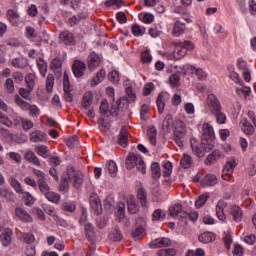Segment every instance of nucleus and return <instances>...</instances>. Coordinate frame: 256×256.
<instances>
[{
    "label": "nucleus",
    "instance_id": "f03ea898",
    "mask_svg": "<svg viewBox=\"0 0 256 256\" xmlns=\"http://www.w3.org/2000/svg\"><path fill=\"white\" fill-rule=\"evenodd\" d=\"M126 167L131 171V169H137L142 175H145L147 173V166H145V161H143V158L140 155L137 154H129V156L126 159Z\"/></svg>",
    "mask_w": 256,
    "mask_h": 256
},
{
    "label": "nucleus",
    "instance_id": "69168bd1",
    "mask_svg": "<svg viewBox=\"0 0 256 256\" xmlns=\"http://www.w3.org/2000/svg\"><path fill=\"white\" fill-rule=\"evenodd\" d=\"M156 103L158 107V113H163V111H165V97H163V95H159Z\"/></svg>",
    "mask_w": 256,
    "mask_h": 256
},
{
    "label": "nucleus",
    "instance_id": "603ef678",
    "mask_svg": "<svg viewBox=\"0 0 256 256\" xmlns=\"http://www.w3.org/2000/svg\"><path fill=\"white\" fill-rule=\"evenodd\" d=\"M181 103H183V94L181 93V90H177L172 98V105H174V107H179Z\"/></svg>",
    "mask_w": 256,
    "mask_h": 256
},
{
    "label": "nucleus",
    "instance_id": "c85d7f7f",
    "mask_svg": "<svg viewBox=\"0 0 256 256\" xmlns=\"http://www.w3.org/2000/svg\"><path fill=\"white\" fill-rule=\"evenodd\" d=\"M221 157H223V153H221V151L219 150H214L211 154L207 156L206 165H211L216 161H219Z\"/></svg>",
    "mask_w": 256,
    "mask_h": 256
},
{
    "label": "nucleus",
    "instance_id": "5fc2aeb1",
    "mask_svg": "<svg viewBox=\"0 0 256 256\" xmlns=\"http://www.w3.org/2000/svg\"><path fill=\"white\" fill-rule=\"evenodd\" d=\"M131 31L134 37H143L145 35V28L139 26V24L133 25Z\"/></svg>",
    "mask_w": 256,
    "mask_h": 256
},
{
    "label": "nucleus",
    "instance_id": "bb28decb",
    "mask_svg": "<svg viewBox=\"0 0 256 256\" xmlns=\"http://www.w3.org/2000/svg\"><path fill=\"white\" fill-rule=\"evenodd\" d=\"M91 105H93V92L88 91L83 96L82 107L85 111H87Z\"/></svg>",
    "mask_w": 256,
    "mask_h": 256
},
{
    "label": "nucleus",
    "instance_id": "ddd939ff",
    "mask_svg": "<svg viewBox=\"0 0 256 256\" xmlns=\"http://www.w3.org/2000/svg\"><path fill=\"white\" fill-rule=\"evenodd\" d=\"M116 217L120 223H124L125 225H129V221L125 217V204L123 202H119L116 208Z\"/></svg>",
    "mask_w": 256,
    "mask_h": 256
},
{
    "label": "nucleus",
    "instance_id": "2eb2a0df",
    "mask_svg": "<svg viewBox=\"0 0 256 256\" xmlns=\"http://www.w3.org/2000/svg\"><path fill=\"white\" fill-rule=\"evenodd\" d=\"M15 215L22 221L23 223H33V217L27 213V211L23 208H16Z\"/></svg>",
    "mask_w": 256,
    "mask_h": 256
},
{
    "label": "nucleus",
    "instance_id": "412c9836",
    "mask_svg": "<svg viewBox=\"0 0 256 256\" xmlns=\"http://www.w3.org/2000/svg\"><path fill=\"white\" fill-rule=\"evenodd\" d=\"M200 243L209 244L213 243L217 239L215 233L213 232H204L198 236Z\"/></svg>",
    "mask_w": 256,
    "mask_h": 256
},
{
    "label": "nucleus",
    "instance_id": "7c9ffc66",
    "mask_svg": "<svg viewBox=\"0 0 256 256\" xmlns=\"http://www.w3.org/2000/svg\"><path fill=\"white\" fill-rule=\"evenodd\" d=\"M138 19L142 23H146L147 25H149V24L153 23V21H155V16L149 12H141L138 15Z\"/></svg>",
    "mask_w": 256,
    "mask_h": 256
},
{
    "label": "nucleus",
    "instance_id": "ea45409f",
    "mask_svg": "<svg viewBox=\"0 0 256 256\" xmlns=\"http://www.w3.org/2000/svg\"><path fill=\"white\" fill-rule=\"evenodd\" d=\"M44 197L47 199V201H50V203H54L55 205L59 204V201H61V195L51 190L46 193Z\"/></svg>",
    "mask_w": 256,
    "mask_h": 256
},
{
    "label": "nucleus",
    "instance_id": "680f3d73",
    "mask_svg": "<svg viewBox=\"0 0 256 256\" xmlns=\"http://www.w3.org/2000/svg\"><path fill=\"white\" fill-rule=\"evenodd\" d=\"M0 197H2L3 199H6L7 201H12L14 194L11 190L1 188L0 189Z\"/></svg>",
    "mask_w": 256,
    "mask_h": 256
},
{
    "label": "nucleus",
    "instance_id": "338daca9",
    "mask_svg": "<svg viewBox=\"0 0 256 256\" xmlns=\"http://www.w3.org/2000/svg\"><path fill=\"white\" fill-rule=\"evenodd\" d=\"M161 33H162L161 26H154L149 29V35H150V37H153L154 39L159 37V35H161Z\"/></svg>",
    "mask_w": 256,
    "mask_h": 256
},
{
    "label": "nucleus",
    "instance_id": "a878e982",
    "mask_svg": "<svg viewBox=\"0 0 256 256\" xmlns=\"http://www.w3.org/2000/svg\"><path fill=\"white\" fill-rule=\"evenodd\" d=\"M211 115H214L216 123H218V125H225V123L227 122V115H225L223 109L216 110L212 112Z\"/></svg>",
    "mask_w": 256,
    "mask_h": 256
},
{
    "label": "nucleus",
    "instance_id": "f257e3e1",
    "mask_svg": "<svg viewBox=\"0 0 256 256\" xmlns=\"http://www.w3.org/2000/svg\"><path fill=\"white\" fill-rule=\"evenodd\" d=\"M173 54L170 55L169 59L179 61L187 57L188 51L195 49V44L190 40H184L179 42H172Z\"/></svg>",
    "mask_w": 256,
    "mask_h": 256
},
{
    "label": "nucleus",
    "instance_id": "423d86ee",
    "mask_svg": "<svg viewBox=\"0 0 256 256\" xmlns=\"http://www.w3.org/2000/svg\"><path fill=\"white\" fill-rule=\"evenodd\" d=\"M237 167V160L230 158L227 160L224 169L222 171V178L225 181H230V179L233 178V171H235V168Z\"/></svg>",
    "mask_w": 256,
    "mask_h": 256
},
{
    "label": "nucleus",
    "instance_id": "0e129e2a",
    "mask_svg": "<svg viewBox=\"0 0 256 256\" xmlns=\"http://www.w3.org/2000/svg\"><path fill=\"white\" fill-rule=\"evenodd\" d=\"M181 81V77L178 74H172L169 77V83L171 87H179Z\"/></svg>",
    "mask_w": 256,
    "mask_h": 256
},
{
    "label": "nucleus",
    "instance_id": "393cba45",
    "mask_svg": "<svg viewBox=\"0 0 256 256\" xmlns=\"http://www.w3.org/2000/svg\"><path fill=\"white\" fill-rule=\"evenodd\" d=\"M202 187H212V185H217V176L215 174L206 175L201 181Z\"/></svg>",
    "mask_w": 256,
    "mask_h": 256
},
{
    "label": "nucleus",
    "instance_id": "864d4df0",
    "mask_svg": "<svg viewBox=\"0 0 256 256\" xmlns=\"http://www.w3.org/2000/svg\"><path fill=\"white\" fill-rule=\"evenodd\" d=\"M165 217H167V214L161 209L155 210L152 214V220L157 222L163 221Z\"/></svg>",
    "mask_w": 256,
    "mask_h": 256
},
{
    "label": "nucleus",
    "instance_id": "7ed1b4c3",
    "mask_svg": "<svg viewBox=\"0 0 256 256\" xmlns=\"http://www.w3.org/2000/svg\"><path fill=\"white\" fill-rule=\"evenodd\" d=\"M215 129L209 123H204L202 126V141L208 145L207 151H213L215 148Z\"/></svg>",
    "mask_w": 256,
    "mask_h": 256
},
{
    "label": "nucleus",
    "instance_id": "37998d69",
    "mask_svg": "<svg viewBox=\"0 0 256 256\" xmlns=\"http://www.w3.org/2000/svg\"><path fill=\"white\" fill-rule=\"evenodd\" d=\"M152 177L156 181L161 178V166L159 163L154 162L151 164Z\"/></svg>",
    "mask_w": 256,
    "mask_h": 256
},
{
    "label": "nucleus",
    "instance_id": "9d476101",
    "mask_svg": "<svg viewBox=\"0 0 256 256\" xmlns=\"http://www.w3.org/2000/svg\"><path fill=\"white\" fill-rule=\"evenodd\" d=\"M225 209H227V204L223 200H219L216 204V216L222 223H227V215H225Z\"/></svg>",
    "mask_w": 256,
    "mask_h": 256
},
{
    "label": "nucleus",
    "instance_id": "4468645a",
    "mask_svg": "<svg viewBox=\"0 0 256 256\" xmlns=\"http://www.w3.org/2000/svg\"><path fill=\"white\" fill-rule=\"evenodd\" d=\"M123 85L126 87L128 102L135 103V101H137V94H135V91H133V88L131 87V80H124Z\"/></svg>",
    "mask_w": 256,
    "mask_h": 256
},
{
    "label": "nucleus",
    "instance_id": "e2e57ef3",
    "mask_svg": "<svg viewBox=\"0 0 256 256\" xmlns=\"http://www.w3.org/2000/svg\"><path fill=\"white\" fill-rule=\"evenodd\" d=\"M141 61L146 65H149L151 61H153V56H151V53H149V50L142 52Z\"/></svg>",
    "mask_w": 256,
    "mask_h": 256
},
{
    "label": "nucleus",
    "instance_id": "b1692460",
    "mask_svg": "<svg viewBox=\"0 0 256 256\" xmlns=\"http://www.w3.org/2000/svg\"><path fill=\"white\" fill-rule=\"evenodd\" d=\"M230 215H232L233 220L236 223H239L243 219V210L239 206H231L230 208Z\"/></svg>",
    "mask_w": 256,
    "mask_h": 256
},
{
    "label": "nucleus",
    "instance_id": "4c0bfd02",
    "mask_svg": "<svg viewBox=\"0 0 256 256\" xmlns=\"http://www.w3.org/2000/svg\"><path fill=\"white\" fill-rule=\"evenodd\" d=\"M180 165L183 169L191 168V165H193V158L188 154H183L180 159Z\"/></svg>",
    "mask_w": 256,
    "mask_h": 256
},
{
    "label": "nucleus",
    "instance_id": "9b49d317",
    "mask_svg": "<svg viewBox=\"0 0 256 256\" xmlns=\"http://www.w3.org/2000/svg\"><path fill=\"white\" fill-rule=\"evenodd\" d=\"M86 69H87V66L85 65V62L80 60L74 61V64L72 66V71L74 76H76L77 78L83 77V75H85Z\"/></svg>",
    "mask_w": 256,
    "mask_h": 256
},
{
    "label": "nucleus",
    "instance_id": "e433bc0d",
    "mask_svg": "<svg viewBox=\"0 0 256 256\" xmlns=\"http://www.w3.org/2000/svg\"><path fill=\"white\" fill-rule=\"evenodd\" d=\"M7 17L10 21V23H12V25H17L19 23V12H17V10L14 9H10L7 11Z\"/></svg>",
    "mask_w": 256,
    "mask_h": 256
},
{
    "label": "nucleus",
    "instance_id": "1a4fd4ad",
    "mask_svg": "<svg viewBox=\"0 0 256 256\" xmlns=\"http://www.w3.org/2000/svg\"><path fill=\"white\" fill-rule=\"evenodd\" d=\"M87 61H88L89 70L95 71V69H97V67H99L101 65V63L103 62V58H101V56H99V54L92 52L88 56Z\"/></svg>",
    "mask_w": 256,
    "mask_h": 256
},
{
    "label": "nucleus",
    "instance_id": "0eeeda50",
    "mask_svg": "<svg viewBox=\"0 0 256 256\" xmlns=\"http://www.w3.org/2000/svg\"><path fill=\"white\" fill-rule=\"evenodd\" d=\"M219 109H223L219 98H217L215 94H209L206 100V111L214 113L215 111H219Z\"/></svg>",
    "mask_w": 256,
    "mask_h": 256
},
{
    "label": "nucleus",
    "instance_id": "6e6d98bb",
    "mask_svg": "<svg viewBox=\"0 0 256 256\" xmlns=\"http://www.w3.org/2000/svg\"><path fill=\"white\" fill-rule=\"evenodd\" d=\"M120 79L121 76L119 75V71L117 70H113L108 74V80L110 81V83H113L114 85H117Z\"/></svg>",
    "mask_w": 256,
    "mask_h": 256
},
{
    "label": "nucleus",
    "instance_id": "5701e85b",
    "mask_svg": "<svg viewBox=\"0 0 256 256\" xmlns=\"http://www.w3.org/2000/svg\"><path fill=\"white\" fill-rule=\"evenodd\" d=\"M24 159L28 161V163H33V165H36L37 167L41 166V162L39 161V158L37 155H35V152L28 150L24 154Z\"/></svg>",
    "mask_w": 256,
    "mask_h": 256
},
{
    "label": "nucleus",
    "instance_id": "f3484780",
    "mask_svg": "<svg viewBox=\"0 0 256 256\" xmlns=\"http://www.w3.org/2000/svg\"><path fill=\"white\" fill-rule=\"evenodd\" d=\"M12 236H13V231L11 229L9 228L4 229V231L0 235V240L4 247H9V245H11Z\"/></svg>",
    "mask_w": 256,
    "mask_h": 256
},
{
    "label": "nucleus",
    "instance_id": "49530a36",
    "mask_svg": "<svg viewBox=\"0 0 256 256\" xmlns=\"http://www.w3.org/2000/svg\"><path fill=\"white\" fill-rule=\"evenodd\" d=\"M37 67L40 75L45 77V75H47V62H45L43 58H39L37 59Z\"/></svg>",
    "mask_w": 256,
    "mask_h": 256
},
{
    "label": "nucleus",
    "instance_id": "13d9d810",
    "mask_svg": "<svg viewBox=\"0 0 256 256\" xmlns=\"http://www.w3.org/2000/svg\"><path fill=\"white\" fill-rule=\"evenodd\" d=\"M137 198L139 199L142 207H147V193L143 188L138 190Z\"/></svg>",
    "mask_w": 256,
    "mask_h": 256
},
{
    "label": "nucleus",
    "instance_id": "09e8293b",
    "mask_svg": "<svg viewBox=\"0 0 256 256\" xmlns=\"http://www.w3.org/2000/svg\"><path fill=\"white\" fill-rule=\"evenodd\" d=\"M22 195L24 203L27 205V207H31V205H34L35 201H37V199H35V197H33V195H31L29 192L23 191Z\"/></svg>",
    "mask_w": 256,
    "mask_h": 256
},
{
    "label": "nucleus",
    "instance_id": "4d7b16f0",
    "mask_svg": "<svg viewBox=\"0 0 256 256\" xmlns=\"http://www.w3.org/2000/svg\"><path fill=\"white\" fill-rule=\"evenodd\" d=\"M16 105L22 109V111H28L31 104L29 102L23 100L19 95L16 96Z\"/></svg>",
    "mask_w": 256,
    "mask_h": 256
},
{
    "label": "nucleus",
    "instance_id": "f704fd0d",
    "mask_svg": "<svg viewBox=\"0 0 256 256\" xmlns=\"http://www.w3.org/2000/svg\"><path fill=\"white\" fill-rule=\"evenodd\" d=\"M185 130H182L181 132L176 131L174 135V141L176 145L179 146L180 149H183L184 147V141H185Z\"/></svg>",
    "mask_w": 256,
    "mask_h": 256
},
{
    "label": "nucleus",
    "instance_id": "473e14b6",
    "mask_svg": "<svg viewBox=\"0 0 256 256\" xmlns=\"http://www.w3.org/2000/svg\"><path fill=\"white\" fill-rule=\"evenodd\" d=\"M34 151L39 155V157H42L43 159H47V157H49V148L45 145L35 146Z\"/></svg>",
    "mask_w": 256,
    "mask_h": 256
},
{
    "label": "nucleus",
    "instance_id": "8fccbe9b",
    "mask_svg": "<svg viewBox=\"0 0 256 256\" xmlns=\"http://www.w3.org/2000/svg\"><path fill=\"white\" fill-rule=\"evenodd\" d=\"M84 231H85V235H86L87 239L89 241H92L93 238L95 237V230L93 228V225H91V223L85 224Z\"/></svg>",
    "mask_w": 256,
    "mask_h": 256
},
{
    "label": "nucleus",
    "instance_id": "774afa93",
    "mask_svg": "<svg viewBox=\"0 0 256 256\" xmlns=\"http://www.w3.org/2000/svg\"><path fill=\"white\" fill-rule=\"evenodd\" d=\"M158 256H175V249L173 248L162 249L158 252Z\"/></svg>",
    "mask_w": 256,
    "mask_h": 256
},
{
    "label": "nucleus",
    "instance_id": "4be33fe9",
    "mask_svg": "<svg viewBox=\"0 0 256 256\" xmlns=\"http://www.w3.org/2000/svg\"><path fill=\"white\" fill-rule=\"evenodd\" d=\"M185 33V23L176 21L173 25L172 35L173 37H181Z\"/></svg>",
    "mask_w": 256,
    "mask_h": 256
},
{
    "label": "nucleus",
    "instance_id": "de8ad7c7",
    "mask_svg": "<svg viewBox=\"0 0 256 256\" xmlns=\"http://www.w3.org/2000/svg\"><path fill=\"white\" fill-rule=\"evenodd\" d=\"M61 209L66 213H75V211L77 210V206H75L74 202H63L61 204Z\"/></svg>",
    "mask_w": 256,
    "mask_h": 256
},
{
    "label": "nucleus",
    "instance_id": "f8f14e48",
    "mask_svg": "<svg viewBox=\"0 0 256 256\" xmlns=\"http://www.w3.org/2000/svg\"><path fill=\"white\" fill-rule=\"evenodd\" d=\"M149 245L150 249H161V247H171V240L169 238H158L153 240Z\"/></svg>",
    "mask_w": 256,
    "mask_h": 256
},
{
    "label": "nucleus",
    "instance_id": "72a5a7b5",
    "mask_svg": "<svg viewBox=\"0 0 256 256\" xmlns=\"http://www.w3.org/2000/svg\"><path fill=\"white\" fill-rule=\"evenodd\" d=\"M105 75L106 72L105 70L101 69L94 78H92L90 85L92 87H97L99 85V83H101L103 81V79H105Z\"/></svg>",
    "mask_w": 256,
    "mask_h": 256
},
{
    "label": "nucleus",
    "instance_id": "aec40b11",
    "mask_svg": "<svg viewBox=\"0 0 256 256\" xmlns=\"http://www.w3.org/2000/svg\"><path fill=\"white\" fill-rule=\"evenodd\" d=\"M60 41L65 45H75V36L69 31H64L60 34Z\"/></svg>",
    "mask_w": 256,
    "mask_h": 256
},
{
    "label": "nucleus",
    "instance_id": "a18cd8bd",
    "mask_svg": "<svg viewBox=\"0 0 256 256\" xmlns=\"http://www.w3.org/2000/svg\"><path fill=\"white\" fill-rule=\"evenodd\" d=\"M148 139H149L151 145H153V147H155L157 145V128L150 127L148 129Z\"/></svg>",
    "mask_w": 256,
    "mask_h": 256
},
{
    "label": "nucleus",
    "instance_id": "c9c22d12",
    "mask_svg": "<svg viewBox=\"0 0 256 256\" xmlns=\"http://www.w3.org/2000/svg\"><path fill=\"white\" fill-rule=\"evenodd\" d=\"M25 83L28 89H30V91H33V89H35V83H37V76L31 73L27 74L25 77Z\"/></svg>",
    "mask_w": 256,
    "mask_h": 256
},
{
    "label": "nucleus",
    "instance_id": "6e6552de",
    "mask_svg": "<svg viewBox=\"0 0 256 256\" xmlns=\"http://www.w3.org/2000/svg\"><path fill=\"white\" fill-rule=\"evenodd\" d=\"M69 181L73 184V187L76 189H79L81 185H83V177H81V174L75 170L74 167H68V172H67Z\"/></svg>",
    "mask_w": 256,
    "mask_h": 256
},
{
    "label": "nucleus",
    "instance_id": "58836bf2",
    "mask_svg": "<svg viewBox=\"0 0 256 256\" xmlns=\"http://www.w3.org/2000/svg\"><path fill=\"white\" fill-rule=\"evenodd\" d=\"M106 169H108L109 174L111 177H117V173L119 171V168L117 167V163L115 161L109 160L106 163Z\"/></svg>",
    "mask_w": 256,
    "mask_h": 256
},
{
    "label": "nucleus",
    "instance_id": "6ab92c4d",
    "mask_svg": "<svg viewBox=\"0 0 256 256\" xmlns=\"http://www.w3.org/2000/svg\"><path fill=\"white\" fill-rule=\"evenodd\" d=\"M188 73H190L191 75H196V77L200 81H205V79H207V73L204 72V70L201 69V68H196L194 66H189L188 67Z\"/></svg>",
    "mask_w": 256,
    "mask_h": 256
},
{
    "label": "nucleus",
    "instance_id": "052dcab7",
    "mask_svg": "<svg viewBox=\"0 0 256 256\" xmlns=\"http://www.w3.org/2000/svg\"><path fill=\"white\" fill-rule=\"evenodd\" d=\"M207 199H209V193L202 194L198 197V199L195 201V206L200 209V207H203L205 203H207Z\"/></svg>",
    "mask_w": 256,
    "mask_h": 256
},
{
    "label": "nucleus",
    "instance_id": "cd10ccee",
    "mask_svg": "<svg viewBox=\"0 0 256 256\" xmlns=\"http://www.w3.org/2000/svg\"><path fill=\"white\" fill-rule=\"evenodd\" d=\"M240 127H241L242 131H244V133H246V135H253L255 133V127H253L251 125V123H249V121H247V119L241 120Z\"/></svg>",
    "mask_w": 256,
    "mask_h": 256
},
{
    "label": "nucleus",
    "instance_id": "a19ab883",
    "mask_svg": "<svg viewBox=\"0 0 256 256\" xmlns=\"http://www.w3.org/2000/svg\"><path fill=\"white\" fill-rule=\"evenodd\" d=\"M11 63L16 69H25L29 65V62L25 58H14Z\"/></svg>",
    "mask_w": 256,
    "mask_h": 256
},
{
    "label": "nucleus",
    "instance_id": "79ce46f5",
    "mask_svg": "<svg viewBox=\"0 0 256 256\" xmlns=\"http://www.w3.org/2000/svg\"><path fill=\"white\" fill-rule=\"evenodd\" d=\"M8 181H9L11 187L14 188L16 193H18L19 195L23 194V191H24L23 186L21 185V183L19 181H17L16 178L10 177Z\"/></svg>",
    "mask_w": 256,
    "mask_h": 256
},
{
    "label": "nucleus",
    "instance_id": "dca6fc26",
    "mask_svg": "<svg viewBox=\"0 0 256 256\" xmlns=\"http://www.w3.org/2000/svg\"><path fill=\"white\" fill-rule=\"evenodd\" d=\"M90 205L96 215H99L101 211H103V208L101 207V200H99V196H97V194H92L90 196Z\"/></svg>",
    "mask_w": 256,
    "mask_h": 256
},
{
    "label": "nucleus",
    "instance_id": "39448f33",
    "mask_svg": "<svg viewBox=\"0 0 256 256\" xmlns=\"http://www.w3.org/2000/svg\"><path fill=\"white\" fill-rule=\"evenodd\" d=\"M121 102H116V106L112 109H109V102L107 100H102L100 103V115H104V117H111V115H119V106Z\"/></svg>",
    "mask_w": 256,
    "mask_h": 256
},
{
    "label": "nucleus",
    "instance_id": "c03bdc74",
    "mask_svg": "<svg viewBox=\"0 0 256 256\" xmlns=\"http://www.w3.org/2000/svg\"><path fill=\"white\" fill-rule=\"evenodd\" d=\"M37 185H38V189L40 191V193H42V195H46V193H48L49 191H51V187L49 186V184L47 183L46 180H37Z\"/></svg>",
    "mask_w": 256,
    "mask_h": 256
},
{
    "label": "nucleus",
    "instance_id": "c756f323",
    "mask_svg": "<svg viewBox=\"0 0 256 256\" xmlns=\"http://www.w3.org/2000/svg\"><path fill=\"white\" fill-rule=\"evenodd\" d=\"M127 205H128V211L132 215H135V213H138L139 206H137V202H135V196H129L127 199Z\"/></svg>",
    "mask_w": 256,
    "mask_h": 256
},
{
    "label": "nucleus",
    "instance_id": "3c124183",
    "mask_svg": "<svg viewBox=\"0 0 256 256\" xmlns=\"http://www.w3.org/2000/svg\"><path fill=\"white\" fill-rule=\"evenodd\" d=\"M171 217H177L183 213V206L181 204H175L169 208Z\"/></svg>",
    "mask_w": 256,
    "mask_h": 256
},
{
    "label": "nucleus",
    "instance_id": "a211bd4d",
    "mask_svg": "<svg viewBox=\"0 0 256 256\" xmlns=\"http://www.w3.org/2000/svg\"><path fill=\"white\" fill-rule=\"evenodd\" d=\"M30 141H32V143H45L47 141V134L36 130L31 133Z\"/></svg>",
    "mask_w": 256,
    "mask_h": 256
},
{
    "label": "nucleus",
    "instance_id": "2f4dec72",
    "mask_svg": "<svg viewBox=\"0 0 256 256\" xmlns=\"http://www.w3.org/2000/svg\"><path fill=\"white\" fill-rule=\"evenodd\" d=\"M119 144L121 145V147H127V145H129V135L127 133V128L125 127L121 128Z\"/></svg>",
    "mask_w": 256,
    "mask_h": 256
},
{
    "label": "nucleus",
    "instance_id": "20e7f679",
    "mask_svg": "<svg viewBox=\"0 0 256 256\" xmlns=\"http://www.w3.org/2000/svg\"><path fill=\"white\" fill-rule=\"evenodd\" d=\"M190 143L192 151L195 153V155H197V157H205V153H209V151H211L207 150L209 145L205 141H202L201 143L197 139L193 138L191 139Z\"/></svg>",
    "mask_w": 256,
    "mask_h": 256
},
{
    "label": "nucleus",
    "instance_id": "bf43d9fd",
    "mask_svg": "<svg viewBox=\"0 0 256 256\" xmlns=\"http://www.w3.org/2000/svg\"><path fill=\"white\" fill-rule=\"evenodd\" d=\"M109 239L115 242L121 241L123 239V235H121V231H119V229L115 228L110 232Z\"/></svg>",
    "mask_w": 256,
    "mask_h": 256
}]
</instances>
